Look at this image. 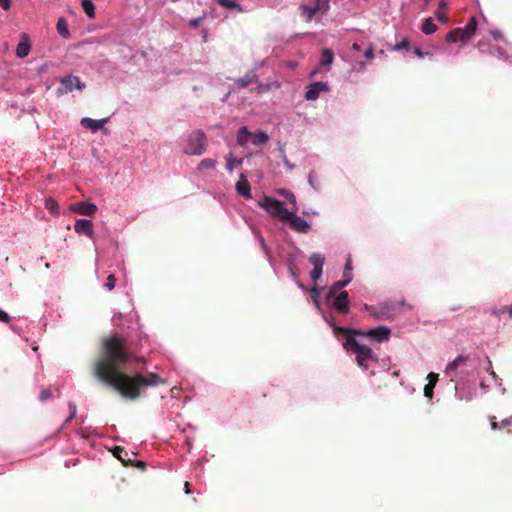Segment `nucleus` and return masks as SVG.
<instances>
[{
	"mask_svg": "<svg viewBox=\"0 0 512 512\" xmlns=\"http://www.w3.org/2000/svg\"><path fill=\"white\" fill-rule=\"evenodd\" d=\"M507 313L512 319V305L504 306L498 310L497 314Z\"/></svg>",
	"mask_w": 512,
	"mask_h": 512,
	"instance_id": "nucleus-43",
	"label": "nucleus"
},
{
	"mask_svg": "<svg viewBox=\"0 0 512 512\" xmlns=\"http://www.w3.org/2000/svg\"><path fill=\"white\" fill-rule=\"evenodd\" d=\"M500 51H501L500 47H492L490 49L491 54L500 53Z\"/></svg>",
	"mask_w": 512,
	"mask_h": 512,
	"instance_id": "nucleus-54",
	"label": "nucleus"
},
{
	"mask_svg": "<svg viewBox=\"0 0 512 512\" xmlns=\"http://www.w3.org/2000/svg\"><path fill=\"white\" fill-rule=\"evenodd\" d=\"M295 212L296 211L294 210L290 211L285 223H287L290 228L296 232L303 234L308 233L311 228L310 224L305 219L297 216Z\"/></svg>",
	"mask_w": 512,
	"mask_h": 512,
	"instance_id": "nucleus-9",
	"label": "nucleus"
},
{
	"mask_svg": "<svg viewBox=\"0 0 512 512\" xmlns=\"http://www.w3.org/2000/svg\"><path fill=\"white\" fill-rule=\"evenodd\" d=\"M343 347L356 355L357 364L365 370L369 367V360H377V356L373 353L372 349L360 344L355 338L345 341Z\"/></svg>",
	"mask_w": 512,
	"mask_h": 512,
	"instance_id": "nucleus-2",
	"label": "nucleus"
},
{
	"mask_svg": "<svg viewBox=\"0 0 512 512\" xmlns=\"http://www.w3.org/2000/svg\"><path fill=\"white\" fill-rule=\"evenodd\" d=\"M70 209L80 215L92 216L97 211V206L90 202L80 201L71 205Z\"/></svg>",
	"mask_w": 512,
	"mask_h": 512,
	"instance_id": "nucleus-13",
	"label": "nucleus"
},
{
	"mask_svg": "<svg viewBox=\"0 0 512 512\" xmlns=\"http://www.w3.org/2000/svg\"><path fill=\"white\" fill-rule=\"evenodd\" d=\"M310 293H311L312 301L314 302V304L317 307H319L320 291L316 287H313V288H311Z\"/></svg>",
	"mask_w": 512,
	"mask_h": 512,
	"instance_id": "nucleus-39",
	"label": "nucleus"
},
{
	"mask_svg": "<svg viewBox=\"0 0 512 512\" xmlns=\"http://www.w3.org/2000/svg\"><path fill=\"white\" fill-rule=\"evenodd\" d=\"M489 422L492 430L503 429L512 425V417L505 418L498 423L495 416H489Z\"/></svg>",
	"mask_w": 512,
	"mask_h": 512,
	"instance_id": "nucleus-22",
	"label": "nucleus"
},
{
	"mask_svg": "<svg viewBox=\"0 0 512 512\" xmlns=\"http://www.w3.org/2000/svg\"><path fill=\"white\" fill-rule=\"evenodd\" d=\"M130 359L124 338L113 335L102 340V351L93 363V374L102 383L112 387L124 399L136 400L149 387L166 384L153 372L128 374L125 371Z\"/></svg>",
	"mask_w": 512,
	"mask_h": 512,
	"instance_id": "nucleus-1",
	"label": "nucleus"
},
{
	"mask_svg": "<svg viewBox=\"0 0 512 512\" xmlns=\"http://www.w3.org/2000/svg\"><path fill=\"white\" fill-rule=\"evenodd\" d=\"M374 308H375V307L369 306V305H367V304H366V305H364V307H363V309H364V310H366V311H369L371 315H372V312H373V309H374Z\"/></svg>",
	"mask_w": 512,
	"mask_h": 512,
	"instance_id": "nucleus-56",
	"label": "nucleus"
},
{
	"mask_svg": "<svg viewBox=\"0 0 512 512\" xmlns=\"http://www.w3.org/2000/svg\"><path fill=\"white\" fill-rule=\"evenodd\" d=\"M309 261L313 265V270L311 271V279L313 282H317L322 275L325 257L319 253H313L310 256Z\"/></svg>",
	"mask_w": 512,
	"mask_h": 512,
	"instance_id": "nucleus-12",
	"label": "nucleus"
},
{
	"mask_svg": "<svg viewBox=\"0 0 512 512\" xmlns=\"http://www.w3.org/2000/svg\"><path fill=\"white\" fill-rule=\"evenodd\" d=\"M60 83H61V86L64 88V90L59 88L57 90V94H62L64 92L65 93L72 92L73 89H78L81 91L85 88V84L83 82H81L80 78L77 76H72V75L65 76L60 80Z\"/></svg>",
	"mask_w": 512,
	"mask_h": 512,
	"instance_id": "nucleus-10",
	"label": "nucleus"
},
{
	"mask_svg": "<svg viewBox=\"0 0 512 512\" xmlns=\"http://www.w3.org/2000/svg\"><path fill=\"white\" fill-rule=\"evenodd\" d=\"M446 7H447V3L444 0H441L439 2V8L438 9L445 11Z\"/></svg>",
	"mask_w": 512,
	"mask_h": 512,
	"instance_id": "nucleus-53",
	"label": "nucleus"
},
{
	"mask_svg": "<svg viewBox=\"0 0 512 512\" xmlns=\"http://www.w3.org/2000/svg\"><path fill=\"white\" fill-rule=\"evenodd\" d=\"M279 152H280V156L283 160V163L284 165L289 169V170H292L294 168V165L291 164L289 162V160L287 159V156L285 154V150H284V147L282 145L279 144Z\"/></svg>",
	"mask_w": 512,
	"mask_h": 512,
	"instance_id": "nucleus-37",
	"label": "nucleus"
},
{
	"mask_svg": "<svg viewBox=\"0 0 512 512\" xmlns=\"http://www.w3.org/2000/svg\"><path fill=\"white\" fill-rule=\"evenodd\" d=\"M30 49H31V45H30L29 36L27 34L23 33L21 35L20 42L18 43L17 48H16V55L19 58H24L29 54Z\"/></svg>",
	"mask_w": 512,
	"mask_h": 512,
	"instance_id": "nucleus-18",
	"label": "nucleus"
},
{
	"mask_svg": "<svg viewBox=\"0 0 512 512\" xmlns=\"http://www.w3.org/2000/svg\"><path fill=\"white\" fill-rule=\"evenodd\" d=\"M477 29V20L472 16L463 28H455L446 35V41L449 43L462 42L465 43L473 37Z\"/></svg>",
	"mask_w": 512,
	"mask_h": 512,
	"instance_id": "nucleus-3",
	"label": "nucleus"
},
{
	"mask_svg": "<svg viewBox=\"0 0 512 512\" xmlns=\"http://www.w3.org/2000/svg\"><path fill=\"white\" fill-rule=\"evenodd\" d=\"M308 181H309L310 185H311L312 187H314V188H315V183H314V182H315V179H314V173H310V174H309Z\"/></svg>",
	"mask_w": 512,
	"mask_h": 512,
	"instance_id": "nucleus-51",
	"label": "nucleus"
},
{
	"mask_svg": "<svg viewBox=\"0 0 512 512\" xmlns=\"http://www.w3.org/2000/svg\"><path fill=\"white\" fill-rule=\"evenodd\" d=\"M332 307L340 314L349 312V295L347 291H341L330 299Z\"/></svg>",
	"mask_w": 512,
	"mask_h": 512,
	"instance_id": "nucleus-11",
	"label": "nucleus"
},
{
	"mask_svg": "<svg viewBox=\"0 0 512 512\" xmlns=\"http://www.w3.org/2000/svg\"><path fill=\"white\" fill-rule=\"evenodd\" d=\"M251 136V133L247 129L246 126H243L239 129L237 134V143L241 146L245 145L247 139Z\"/></svg>",
	"mask_w": 512,
	"mask_h": 512,
	"instance_id": "nucleus-28",
	"label": "nucleus"
},
{
	"mask_svg": "<svg viewBox=\"0 0 512 512\" xmlns=\"http://www.w3.org/2000/svg\"><path fill=\"white\" fill-rule=\"evenodd\" d=\"M364 56H365V58H367V59H372V58L374 57V48H373V46H372V45H370V46L366 49V51H365V53H364Z\"/></svg>",
	"mask_w": 512,
	"mask_h": 512,
	"instance_id": "nucleus-46",
	"label": "nucleus"
},
{
	"mask_svg": "<svg viewBox=\"0 0 512 512\" xmlns=\"http://www.w3.org/2000/svg\"><path fill=\"white\" fill-rule=\"evenodd\" d=\"M136 466L141 469H144L146 464L143 461H137Z\"/></svg>",
	"mask_w": 512,
	"mask_h": 512,
	"instance_id": "nucleus-57",
	"label": "nucleus"
},
{
	"mask_svg": "<svg viewBox=\"0 0 512 512\" xmlns=\"http://www.w3.org/2000/svg\"><path fill=\"white\" fill-rule=\"evenodd\" d=\"M74 230L78 234H84L89 238L93 237V223L88 219H78L74 224Z\"/></svg>",
	"mask_w": 512,
	"mask_h": 512,
	"instance_id": "nucleus-15",
	"label": "nucleus"
},
{
	"mask_svg": "<svg viewBox=\"0 0 512 512\" xmlns=\"http://www.w3.org/2000/svg\"><path fill=\"white\" fill-rule=\"evenodd\" d=\"M435 381L430 380L424 387V395L431 399L433 397V389L435 387Z\"/></svg>",
	"mask_w": 512,
	"mask_h": 512,
	"instance_id": "nucleus-36",
	"label": "nucleus"
},
{
	"mask_svg": "<svg viewBox=\"0 0 512 512\" xmlns=\"http://www.w3.org/2000/svg\"><path fill=\"white\" fill-rule=\"evenodd\" d=\"M206 150V135L201 130L192 132L186 139L184 152L187 155H201Z\"/></svg>",
	"mask_w": 512,
	"mask_h": 512,
	"instance_id": "nucleus-5",
	"label": "nucleus"
},
{
	"mask_svg": "<svg viewBox=\"0 0 512 512\" xmlns=\"http://www.w3.org/2000/svg\"><path fill=\"white\" fill-rule=\"evenodd\" d=\"M391 335V330L386 326H378L376 328L367 330V331H361L358 336H364L367 338H370L373 341L376 342H384L389 340Z\"/></svg>",
	"mask_w": 512,
	"mask_h": 512,
	"instance_id": "nucleus-8",
	"label": "nucleus"
},
{
	"mask_svg": "<svg viewBox=\"0 0 512 512\" xmlns=\"http://www.w3.org/2000/svg\"><path fill=\"white\" fill-rule=\"evenodd\" d=\"M352 48H353V50H355V51H360V50H361V47H360V45H359L358 43H354V44L352 45Z\"/></svg>",
	"mask_w": 512,
	"mask_h": 512,
	"instance_id": "nucleus-59",
	"label": "nucleus"
},
{
	"mask_svg": "<svg viewBox=\"0 0 512 512\" xmlns=\"http://www.w3.org/2000/svg\"><path fill=\"white\" fill-rule=\"evenodd\" d=\"M349 276H352L350 260L346 263L345 270H344V277H345V279L348 278Z\"/></svg>",
	"mask_w": 512,
	"mask_h": 512,
	"instance_id": "nucleus-48",
	"label": "nucleus"
},
{
	"mask_svg": "<svg viewBox=\"0 0 512 512\" xmlns=\"http://www.w3.org/2000/svg\"><path fill=\"white\" fill-rule=\"evenodd\" d=\"M399 312V304L386 302L379 304L373 309L372 316L377 320H391Z\"/></svg>",
	"mask_w": 512,
	"mask_h": 512,
	"instance_id": "nucleus-7",
	"label": "nucleus"
},
{
	"mask_svg": "<svg viewBox=\"0 0 512 512\" xmlns=\"http://www.w3.org/2000/svg\"><path fill=\"white\" fill-rule=\"evenodd\" d=\"M58 33L64 37L68 38L70 36L68 27H67V21L64 18H59L56 25Z\"/></svg>",
	"mask_w": 512,
	"mask_h": 512,
	"instance_id": "nucleus-26",
	"label": "nucleus"
},
{
	"mask_svg": "<svg viewBox=\"0 0 512 512\" xmlns=\"http://www.w3.org/2000/svg\"><path fill=\"white\" fill-rule=\"evenodd\" d=\"M491 35L493 36L494 39L502 38V33L500 31H492Z\"/></svg>",
	"mask_w": 512,
	"mask_h": 512,
	"instance_id": "nucleus-50",
	"label": "nucleus"
},
{
	"mask_svg": "<svg viewBox=\"0 0 512 512\" xmlns=\"http://www.w3.org/2000/svg\"><path fill=\"white\" fill-rule=\"evenodd\" d=\"M252 143L255 146H262L266 144L269 140V136L267 133L263 131H258L257 133H251Z\"/></svg>",
	"mask_w": 512,
	"mask_h": 512,
	"instance_id": "nucleus-23",
	"label": "nucleus"
},
{
	"mask_svg": "<svg viewBox=\"0 0 512 512\" xmlns=\"http://www.w3.org/2000/svg\"><path fill=\"white\" fill-rule=\"evenodd\" d=\"M203 19H204V17H197L195 19H192V20L189 21V25L191 27H193V28H196V27H198L201 24Z\"/></svg>",
	"mask_w": 512,
	"mask_h": 512,
	"instance_id": "nucleus-45",
	"label": "nucleus"
},
{
	"mask_svg": "<svg viewBox=\"0 0 512 512\" xmlns=\"http://www.w3.org/2000/svg\"><path fill=\"white\" fill-rule=\"evenodd\" d=\"M328 91V86L324 82H314L310 84L305 93L307 100H316L321 92Z\"/></svg>",
	"mask_w": 512,
	"mask_h": 512,
	"instance_id": "nucleus-14",
	"label": "nucleus"
},
{
	"mask_svg": "<svg viewBox=\"0 0 512 512\" xmlns=\"http://www.w3.org/2000/svg\"><path fill=\"white\" fill-rule=\"evenodd\" d=\"M45 208L47 210H49L51 213H53V214H58L59 213L58 204L52 198H48V199L45 200Z\"/></svg>",
	"mask_w": 512,
	"mask_h": 512,
	"instance_id": "nucleus-35",
	"label": "nucleus"
},
{
	"mask_svg": "<svg viewBox=\"0 0 512 512\" xmlns=\"http://www.w3.org/2000/svg\"><path fill=\"white\" fill-rule=\"evenodd\" d=\"M335 335H343L346 338V341L350 338H355V336H358L360 334V330L356 329H350V328H344L340 326H334L333 327Z\"/></svg>",
	"mask_w": 512,
	"mask_h": 512,
	"instance_id": "nucleus-20",
	"label": "nucleus"
},
{
	"mask_svg": "<svg viewBox=\"0 0 512 512\" xmlns=\"http://www.w3.org/2000/svg\"><path fill=\"white\" fill-rule=\"evenodd\" d=\"M216 165H217L216 160L210 159V158H206V159H203L199 163L197 169H198V171L203 172V171L208 170V169H214L216 167Z\"/></svg>",
	"mask_w": 512,
	"mask_h": 512,
	"instance_id": "nucleus-30",
	"label": "nucleus"
},
{
	"mask_svg": "<svg viewBox=\"0 0 512 512\" xmlns=\"http://www.w3.org/2000/svg\"><path fill=\"white\" fill-rule=\"evenodd\" d=\"M81 6L89 18H95V6L92 0H81Z\"/></svg>",
	"mask_w": 512,
	"mask_h": 512,
	"instance_id": "nucleus-24",
	"label": "nucleus"
},
{
	"mask_svg": "<svg viewBox=\"0 0 512 512\" xmlns=\"http://www.w3.org/2000/svg\"><path fill=\"white\" fill-rule=\"evenodd\" d=\"M256 79H255V75H250V74H247L245 75L244 77H241L239 78L237 81H236V84L240 87V88H246L247 86H249L251 83L255 82Z\"/></svg>",
	"mask_w": 512,
	"mask_h": 512,
	"instance_id": "nucleus-33",
	"label": "nucleus"
},
{
	"mask_svg": "<svg viewBox=\"0 0 512 512\" xmlns=\"http://www.w3.org/2000/svg\"><path fill=\"white\" fill-rule=\"evenodd\" d=\"M333 59H334L333 52L330 49H324L322 51L320 64L322 66H329L330 64H332Z\"/></svg>",
	"mask_w": 512,
	"mask_h": 512,
	"instance_id": "nucleus-29",
	"label": "nucleus"
},
{
	"mask_svg": "<svg viewBox=\"0 0 512 512\" xmlns=\"http://www.w3.org/2000/svg\"><path fill=\"white\" fill-rule=\"evenodd\" d=\"M185 492H186V494H189L191 492L190 484L187 481L185 482Z\"/></svg>",
	"mask_w": 512,
	"mask_h": 512,
	"instance_id": "nucleus-58",
	"label": "nucleus"
},
{
	"mask_svg": "<svg viewBox=\"0 0 512 512\" xmlns=\"http://www.w3.org/2000/svg\"><path fill=\"white\" fill-rule=\"evenodd\" d=\"M236 191L239 195L247 199L252 197L250 183L244 174L240 175L239 180L236 183Z\"/></svg>",
	"mask_w": 512,
	"mask_h": 512,
	"instance_id": "nucleus-16",
	"label": "nucleus"
},
{
	"mask_svg": "<svg viewBox=\"0 0 512 512\" xmlns=\"http://www.w3.org/2000/svg\"><path fill=\"white\" fill-rule=\"evenodd\" d=\"M107 121H108V118L94 120L89 117H84L81 119V125L86 129H90L91 131L96 132V131L102 129Z\"/></svg>",
	"mask_w": 512,
	"mask_h": 512,
	"instance_id": "nucleus-17",
	"label": "nucleus"
},
{
	"mask_svg": "<svg viewBox=\"0 0 512 512\" xmlns=\"http://www.w3.org/2000/svg\"><path fill=\"white\" fill-rule=\"evenodd\" d=\"M52 396V393L49 389H43L39 395L40 401H45Z\"/></svg>",
	"mask_w": 512,
	"mask_h": 512,
	"instance_id": "nucleus-42",
	"label": "nucleus"
},
{
	"mask_svg": "<svg viewBox=\"0 0 512 512\" xmlns=\"http://www.w3.org/2000/svg\"><path fill=\"white\" fill-rule=\"evenodd\" d=\"M259 206L266 210L272 217L278 218L285 222L290 211L284 207V203L269 196H265Z\"/></svg>",
	"mask_w": 512,
	"mask_h": 512,
	"instance_id": "nucleus-6",
	"label": "nucleus"
},
{
	"mask_svg": "<svg viewBox=\"0 0 512 512\" xmlns=\"http://www.w3.org/2000/svg\"><path fill=\"white\" fill-rule=\"evenodd\" d=\"M0 7L4 10H9L11 7V0H0Z\"/></svg>",
	"mask_w": 512,
	"mask_h": 512,
	"instance_id": "nucleus-49",
	"label": "nucleus"
},
{
	"mask_svg": "<svg viewBox=\"0 0 512 512\" xmlns=\"http://www.w3.org/2000/svg\"><path fill=\"white\" fill-rule=\"evenodd\" d=\"M436 30L437 26L434 24L432 18L425 19L421 31L426 35H430L433 34Z\"/></svg>",
	"mask_w": 512,
	"mask_h": 512,
	"instance_id": "nucleus-27",
	"label": "nucleus"
},
{
	"mask_svg": "<svg viewBox=\"0 0 512 512\" xmlns=\"http://www.w3.org/2000/svg\"><path fill=\"white\" fill-rule=\"evenodd\" d=\"M409 46V42L407 39L402 40L400 43L394 45L393 50L398 51L401 49H407Z\"/></svg>",
	"mask_w": 512,
	"mask_h": 512,
	"instance_id": "nucleus-41",
	"label": "nucleus"
},
{
	"mask_svg": "<svg viewBox=\"0 0 512 512\" xmlns=\"http://www.w3.org/2000/svg\"><path fill=\"white\" fill-rule=\"evenodd\" d=\"M279 194L285 197L289 201V203L293 205L292 210H298V207L296 205V197L291 191L282 189L279 191Z\"/></svg>",
	"mask_w": 512,
	"mask_h": 512,
	"instance_id": "nucleus-34",
	"label": "nucleus"
},
{
	"mask_svg": "<svg viewBox=\"0 0 512 512\" xmlns=\"http://www.w3.org/2000/svg\"><path fill=\"white\" fill-rule=\"evenodd\" d=\"M113 454L124 465H128V462H130V459L127 458L128 457V452L124 448H122L120 446L115 447V449L113 451Z\"/></svg>",
	"mask_w": 512,
	"mask_h": 512,
	"instance_id": "nucleus-25",
	"label": "nucleus"
},
{
	"mask_svg": "<svg viewBox=\"0 0 512 512\" xmlns=\"http://www.w3.org/2000/svg\"><path fill=\"white\" fill-rule=\"evenodd\" d=\"M428 379H429V381H430V380H432V381H435V383H436V382H437V379H438V375H437V374H435V373H430V374L428 375Z\"/></svg>",
	"mask_w": 512,
	"mask_h": 512,
	"instance_id": "nucleus-52",
	"label": "nucleus"
},
{
	"mask_svg": "<svg viewBox=\"0 0 512 512\" xmlns=\"http://www.w3.org/2000/svg\"><path fill=\"white\" fill-rule=\"evenodd\" d=\"M10 320V317L9 315L0 309V322H3V323H8Z\"/></svg>",
	"mask_w": 512,
	"mask_h": 512,
	"instance_id": "nucleus-47",
	"label": "nucleus"
},
{
	"mask_svg": "<svg viewBox=\"0 0 512 512\" xmlns=\"http://www.w3.org/2000/svg\"><path fill=\"white\" fill-rule=\"evenodd\" d=\"M218 4L226 9H237L239 12L244 11L242 6L234 0H218Z\"/></svg>",
	"mask_w": 512,
	"mask_h": 512,
	"instance_id": "nucleus-31",
	"label": "nucleus"
},
{
	"mask_svg": "<svg viewBox=\"0 0 512 512\" xmlns=\"http://www.w3.org/2000/svg\"><path fill=\"white\" fill-rule=\"evenodd\" d=\"M226 168L229 172H232L234 170L235 165H241L243 162V159H235L231 153H229L226 156Z\"/></svg>",
	"mask_w": 512,
	"mask_h": 512,
	"instance_id": "nucleus-32",
	"label": "nucleus"
},
{
	"mask_svg": "<svg viewBox=\"0 0 512 512\" xmlns=\"http://www.w3.org/2000/svg\"><path fill=\"white\" fill-rule=\"evenodd\" d=\"M414 52H415V54H416L418 57H420V58L424 56V54L422 53V51L420 50V48H415V49H414Z\"/></svg>",
	"mask_w": 512,
	"mask_h": 512,
	"instance_id": "nucleus-55",
	"label": "nucleus"
},
{
	"mask_svg": "<svg viewBox=\"0 0 512 512\" xmlns=\"http://www.w3.org/2000/svg\"><path fill=\"white\" fill-rule=\"evenodd\" d=\"M468 359H469L468 356L459 355L453 361L448 363V365L446 367V373L453 372L456 369H458L459 367L464 366L467 363Z\"/></svg>",
	"mask_w": 512,
	"mask_h": 512,
	"instance_id": "nucleus-21",
	"label": "nucleus"
},
{
	"mask_svg": "<svg viewBox=\"0 0 512 512\" xmlns=\"http://www.w3.org/2000/svg\"><path fill=\"white\" fill-rule=\"evenodd\" d=\"M262 245L264 246V239L260 238Z\"/></svg>",
	"mask_w": 512,
	"mask_h": 512,
	"instance_id": "nucleus-60",
	"label": "nucleus"
},
{
	"mask_svg": "<svg viewBox=\"0 0 512 512\" xmlns=\"http://www.w3.org/2000/svg\"><path fill=\"white\" fill-rule=\"evenodd\" d=\"M435 14L439 21H441V22L447 21V15H446L445 11L438 9Z\"/></svg>",
	"mask_w": 512,
	"mask_h": 512,
	"instance_id": "nucleus-44",
	"label": "nucleus"
},
{
	"mask_svg": "<svg viewBox=\"0 0 512 512\" xmlns=\"http://www.w3.org/2000/svg\"><path fill=\"white\" fill-rule=\"evenodd\" d=\"M115 284H116V278L114 277V275H109L107 277L105 286L107 287L108 290H112V289H114Z\"/></svg>",
	"mask_w": 512,
	"mask_h": 512,
	"instance_id": "nucleus-40",
	"label": "nucleus"
},
{
	"mask_svg": "<svg viewBox=\"0 0 512 512\" xmlns=\"http://www.w3.org/2000/svg\"><path fill=\"white\" fill-rule=\"evenodd\" d=\"M314 5L300 4V15L306 23H310L317 14L325 15L330 9V0H313Z\"/></svg>",
	"mask_w": 512,
	"mask_h": 512,
	"instance_id": "nucleus-4",
	"label": "nucleus"
},
{
	"mask_svg": "<svg viewBox=\"0 0 512 512\" xmlns=\"http://www.w3.org/2000/svg\"><path fill=\"white\" fill-rule=\"evenodd\" d=\"M352 280V276H349L348 278L344 280L336 281L329 289V292L327 294V301L330 302V299L334 297L337 293L341 292V290L347 286L350 281Z\"/></svg>",
	"mask_w": 512,
	"mask_h": 512,
	"instance_id": "nucleus-19",
	"label": "nucleus"
},
{
	"mask_svg": "<svg viewBox=\"0 0 512 512\" xmlns=\"http://www.w3.org/2000/svg\"><path fill=\"white\" fill-rule=\"evenodd\" d=\"M68 406H69V409H70V414L65 419L64 424L70 423L72 421V419L75 417L76 412H77V407H76V405L74 403L69 402Z\"/></svg>",
	"mask_w": 512,
	"mask_h": 512,
	"instance_id": "nucleus-38",
	"label": "nucleus"
}]
</instances>
